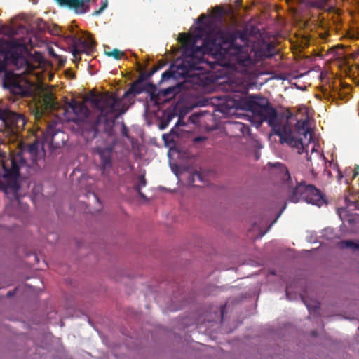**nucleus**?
<instances>
[{
	"instance_id": "f257e3e1",
	"label": "nucleus",
	"mask_w": 359,
	"mask_h": 359,
	"mask_svg": "<svg viewBox=\"0 0 359 359\" xmlns=\"http://www.w3.org/2000/svg\"><path fill=\"white\" fill-rule=\"evenodd\" d=\"M198 31L200 33L196 35L180 34L179 41L183 48L182 58L162 74L160 83L171 78L205 75L215 69L217 62L205 60V52L222 55L228 48L234 57L236 68L245 74L252 73L258 62L272 57L275 53V47L271 43H262L256 48L249 46L250 31L247 27L233 30L212 29L206 34L201 46H196V43L202 38L203 29L199 27Z\"/></svg>"
},
{
	"instance_id": "f03ea898",
	"label": "nucleus",
	"mask_w": 359,
	"mask_h": 359,
	"mask_svg": "<svg viewBox=\"0 0 359 359\" xmlns=\"http://www.w3.org/2000/svg\"><path fill=\"white\" fill-rule=\"evenodd\" d=\"M243 108L251 111L265 121L271 128L272 133L280 137V143L299 148L302 145V139L296 137L287 121L278 116L277 110L268 99L261 95H248L242 100Z\"/></svg>"
},
{
	"instance_id": "7ed1b4c3",
	"label": "nucleus",
	"mask_w": 359,
	"mask_h": 359,
	"mask_svg": "<svg viewBox=\"0 0 359 359\" xmlns=\"http://www.w3.org/2000/svg\"><path fill=\"white\" fill-rule=\"evenodd\" d=\"M39 143L34 142L26 146L22 151L18 152L15 155L0 158V166L3 170V172L1 173V180H3L2 188L5 191L10 189L17 192L19 190L20 185L18 181L19 170L21 168L28 166L24 156H29L32 164H36L43 156V151H39Z\"/></svg>"
},
{
	"instance_id": "20e7f679",
	"label": "nucleus",
	"mask_w": 359,
	"mask_h": 359,
	"mask_svg": "<svg viewBox=\"0 0 359 359\" xmlns=\"http://www.w3.org/2000/svg\"><path fill=\"white\" fill-rule=\"evenodd\" d=\"M269 164L276 168L278 175L287 190L290 201L298 203L300 201H304L318 207L325 202L323 194L314 185L307 184L304 181L300 182L295 181L294 183L287 168L283 163L278 162Z\"/></svg>"
},
{
	"instance_id": "39448f33",
	"label": "nucleus",
	"mask_w": 359,
	"mask_h": 359,
	"mask_svg": "<svg viewBox=\"0 0 359 359\" xmlns=\"http://www.w3.org/2000/svg\"><path fill=\"white\" fill-rule=\"evenodd\" d=\"M101 100L100 104L97 108L100 111V115L84 124L83 129L87 138L93 139L97 136L99 131V125L102 121H107L109 116L122 114L126 111L121 101L113 95L109 93L102 95Z\"/></svg>"
},
{
	"instance_id": "423d86ee",
	"label": "nucleus",
	"mask_w": 359,
	"mask_h": 359,
	"mask_svg": "<svg viewBox=\"0 0 359 359\" xmlns=\"http://www.w3.org/2000/svg\"><path fill=\"white\" fill-rule=\"evenodd\" d=\"M26 123L25 116L8 107H0V127L6 135H16L23 130Z\"/></svg>"
},
{
	"instance_id": "0eeeda50",
	"label": "nucleus",
	"mask_w": 359,
	"mask_h": 359,
	"mask_svg": "<svg viewBox=\"0 0 359 359\" xmlns=\"http://www.w3.org/2000/svg\"><path fill=\"white\" fill-rule=\"evenodd\" d=\"M4 86L16 98L24 97L29 93L27 81L18 75H6L4 80Z\"/></svg>"
},
{
	"instance_id": "6e6552de",
	"label": "nucleus",
	"mask_w": 359,
	"mask_h": 359,
	"mask_svg": "<svg viewBox=\"0 0 359 359\" xmlns=\"http://www.w3.org/2000/svg\"><path fill=\"white\" fill-rule=\"evenodd\" d=\"M95 42L92 39H82L75 37L73 40L72 53L75 60H81V53L91 54L95 49Z\"/></svg>"
},
{
	"instance_id": "1a4fd4ad",
	"label": "nucleus",
	"mask_w": 359,
	"mask_h": 359,
	"mask_svg": "<svg viewBox=\"0 0 359 359\" xmlns=\"http://www.w3.org/2000/svg\"><path fill=\"white\" fill-rule=\"evenodd\" d=\"M93 153L97 154L100 160V168L102 172L112 166V156L114 147L110 145L105 147H96L93 149Z\"/></svg>"
},
{
	"instance_id": "9d476101",
	"label": "nucleus",
	"mask_w": 359,
	"mask_h": 359,
	"mask_svg": "<svg viewBox=\"0 0 359 359\" xmlns=\"http://www.w3.org/2000/svg\"><path fill=\"white\" fill-rule=\"evenodd\" d=\"M90 0H55L60 6H65L72 9L76 14H83L87 13L89 9V2Z\"/></svg>"
},
{
	"instance_id": "9b49d317",
	"label": "nucleus",
	"mask_w": 359,
	"mask_h": 359,
	"mask_svg": "<svg viewBox=\"0 0 359 359\" xmlns=\"http://www.w3.org/2000/svg\"><path fill=\"white\" fill-rule=\"evenodd\" d=\"M69 107L75 114L81 117L87 118L90 113L88 108L78 101L72 100L69 103Z\"/></svg>"
},
{
	"instance_id": "f8f14e48",
	"label": "nucleus",
	"mask_w": 359,
	"mask_h": 359,
	"mask_svg": "<svg viewBox=\"0 0 359 359\" xmlns=\"http://www.w3.org/2000/svg\"><path fill=\"white\" fill-rule=\"evenodd\" d=\"M145 87H144V83H141L137 80L134 81L130 87L125 92L123 97H128L130 96L135 97L137 95L144 92Z\"/></svg>"
},
{
	"instance_id": "ddd939ff",
	"label": "nucleus",
	"mask_w": 359,
	"mask_h": 359,
	"mask_svg": "<svg viewBox=\"0 0 359 359\" xmlns=\"http://www.w3.org/2000/svg\"><path fill=\"white\" fill-rule=\"evenodd\" d=\"M60 134L65 135L64 133L55 129L54 124H49L44 133V137L46 141H49L52 144H59L58 142H55V138Z\"/></svg>"
},
{
	"instance_id": "4468645a",
	"label": "nucleus",
	"mask_w": 359,
	"mask_h": 359,
	"mask_svg": "<svg viewBox=\"0 0 359 359\" xmlns=\"http://www.w3.org/2000/svg\"><path fill=\"white\" fill-rule=\"evenodd\" d=\"M8 53L13 59H16L18 56V53L13 51L8 52ZM7 54L8 53L6 52L4 48L0 45V74L4 72L6 69Z\"/></svg>"
},
{
	"instance_id": "2eb2a0df",
	"label": "nucleus",
	"mask_w": 359,
	"mask_h": 359,
	"mask_svg": "<svg viewBox=\"0 0 359 359\" xmlns=\"http://www.w3.org/2000/svg\"><path fill=\"white\" fill-rule=\"evenodd\" d=\"M189 182L196 187H202L205 184L204 176L200 172H193L189 178Z\"/></svg>"
},
{
	"instance_id": "dca6fc26",
	"label": "nucleus",
	"mask_w": 359,
	"mask_h": 359,
	"mask_svg": "<svg viewBox=\"0 0 359 359\" xmlns=\"http://www.w3.org/2000/svg\"><path fill=\"white\" fill-rule=\"evenodd\" d=\"M180 88L178 85L168 87L161 90V94L165 97L172 98L180 93Z\"/></svg>"
},
{
	"instance_id": "f3484780",
	"label": "nucleus",
	"mask_w": 359,
	"mask_h": 359,
	"mask_svg": "<svg viewBox=\"0 0 359 359\" xmlns=\"http://www.w3.org/2000/svg\"><path fill=\"white\" fill-rule=\"evenodd\" d=\"M339 246L341 249L351 248L353 250H359V244L355 243L351 240H344L339 243Z\"/></svg>"
},
{
	"instance_id": "a211bd4d",
	"label": "nucleus",
	"mask_w": 359,
	"mask_h": 359,
	"mask_svg": "<svg viewBox=\"0 0 359 359\" xmlns=\"http://www.w3.org/2000/svg\"><path fill=\"white\" fill-rule=\"evenodd\" d=\"M147 184V180L144 177V175H140L138 177V183L135 184V191L140 194V196L144 198L146 196L141 191V189L144 187H145Z\"/></svg>"
},
{
	"instance_id": "6ab92c4d",
	"label": "nucleus",
	"mask_w": 359,
	"mask_h": 359,
	"mask_svg": "<svg viewBox=\"0 0 359 359\" xmlns=\"http://www.w3.org/2000/svg\"><path fill=\"white\" fill-rule=\"evenodd\" d=\"M102 97V95H97L95 93L91 92L88 95V96L87 97V100H88L92 104H93L95 107L97 109L98 105H99V104H100V101L102 100H101Z\"/></svg>"
},
{
	"instance_id": "aec40b11",
	"label": "nucleus",
	"mask_w": 359,
	"mask_h": 359,
	"mask_svg": "<svg viewBox=\"0 0 359 359\" xmlns=\"http://www.w3.org/2000/svg\"><path fill=\"white\" fill-rule=\"evenodd\" d=\"M307 124L308 123L306 120H298L295 125L298 130V133L306 135V133L309 131Z\"/></svg>"
},
{
	"instance_id": "412c9836",
	"label": "nucleus",
	"mask_w": 359,
	"mask_h": 359,
	"mask_svg": "<svg viewBox=\"0 0 359 359\" xmlns=\"http://www.w3.org/2000/svg\"><path fill=\"white\" fill-rule=\"evenodd\" d=\"M329 0H315L309 2L311 7L317 8L318 9H326V6Z\"/></svg>"
},
{
	"instance_id": "4be33fe9",
	"label": "nucleus",
	"mask_w": 359,
	"mask_h": 359,
	"mask_svg": "<svg viewBox=\"0 0 359 359\" xmlns=\"http://www.w3.org/2000/svg\"><path fill=\"white\" fill-rule=\"evenodd\" d=\"M105 54L109 57H112L116 60H120L124 57L125 53L123 51H121L116 48L114 49L111 51L105 52Z\"/></svg>"
},
{
	"instance_id": "5701e85b",
	"label": "nucleus",
	"mask_w": 359,
	"mask_h": 359,
	"mask_svg": "<svg viewBox=\"0 0 359 359\" xmlns=\"http://www.w3.org/2000/svg\"><path fill=\"white\" fill-rule=\"evenodd\" d=\"M154 73H155V70L150 71L149 72L141 71L140 72V75H139V77L137 79V81L141 83H144V81L147 80L148 79H149Z\"/></svg>"
},
{
	"instance_id": "b1692460",
	"label": "nucleus",
	"mask_w": 359,
	"mask_h": 359,
	"mask_svg": "<svg viewBox=\"0 0 359 359\" xmlns=\"http://www.w3.org/2000/svg\"><path fill=\"white\" fill-rule=\"evenodd\" d=\"M302 299L306 304L309 312L316 313L319 310V309H320V303L319 302H316L313 304H310L307 303V302L305 300V299L303 297H302Z\"/></svg>"
},
{
	"instance_id": "393cba45",
	"label": "nucleus",
	"mask_w": 359,
	"mask_h": 359,
	"mask_svg": "<svg viewBox=\"0 0 359 359\" xmlns=\"http://www.w3.org/2000/svg\"><path fill=\"white\" fill-rule=\"evenodd\" d=\"M5 44L9 49H18L22 46V44L15 40L6 41Z\"/></svg>"
},
{
	"instance_id": "a878e982",
	"label": "nucleus",
	"mask_w": 359,
	"mask_h": 359,
	"mask_svg": "<svg viewBox=\"0 0 359 359\" xmlns=\"http://www.w3.org/2000/svg\"><path fill=\"white\" fill-rule=\"evenodd\" d=\"M144 87H145L144 92H151L156 89V86L152 83H144Z\"/></svg>"
},
{
	"instance_id": "bb28decb",
	"label": "nucleus",
	"mask_w": 359,
	"mask_h": 359,
	"mask_svg": "<svg viewBox=\"0 0 359 359\" xmlns=\"http://www.w3.org/2000/svg\"><path fill=\"white\" fill-rule=\"evenodd\" d=\"M212 11H213L214 14L216 15L219 18H221L224 14L223 9H222L217 6L213 8Z\"/></svg>"
},
{
	"instance_id": "cd10ccee",
	"label": "nucleus",
	"mask_w": 359,
	"mask_h": 359,
	"mask_svg": "<svg viewBox=\"0 0 359 359\" xmlns=\"http://www.w3.org/2000/svg\"><path fill=\"white\" fill-rule=\"evenodd\" d=\"M219 111L224 114H226L228 113L229 111V109H230L231 108V106H230L229 104H228V107H226L224 105H220L219 107Z\"/></svg>"
},
{
	"instance_id": "c85d7f7f",
	"label": "nucleus",
	"mask_w": 359,
	"mask_h": 359,
	"mask_svg": "<svg viewBox=\"0 0 359 359\" xmlns=\"http://www.w3.org/2000/svg\"><path fill=\"white\" fill-rule=\"evenodd\" d=\"M165 65V63L164 62H162V63H159L155 66H154V67L151 69V71H154L155 70V73L156 72H158L159 69H161V68H163Z\"/></svg>"
},
{
	"instance_id": "c756f323",
	"label": "nucleus",
	"mask_w": 359,
	"mask_h": 359,
	"mask_svg": "<svg viewBox=\"0 0 359 359\" xmlns=\"http://www.w3.org/2000/svg\"><path fill=\"white\" fill-rule=\"evenodd\" d=\"M165 65V63L164 62H162V63H159L155 66H154V67L151 69V71H154L155 70V73L156 72H158L159 69H161V68H163Z\"/></svg>"
},
{
	"instance_id": "7c9ffc66",
	"label": "nucleus",
	"mask_w": 359,
	"mask_h": 359,
	"mask_svg": "<svg viewBox=\"0 0 359 359\" xmlns=\"http://www.w3.org/2000/svg\"><path fill=\"white\" fill-rule=\"evenodd\" d=\"M107 2L105 1L98 11H95L94 15H97L100 14L102 12V11L107 7Z\"/></svg>"
},
{
	"instance_id": "2f4dec72",
	"label": "nucleus",
	"mask_w": 359,
	"mask_h": 359,
	"mask_svg": "<svg viewBox=\"0 0 359 359\" xmlns=\"http://www.w3.org/2000/svg\"><path fill=\"white\" fill-rule=\"evenodd\" d=\"M206 138L204 137H201V136H198V137H196L194 139V142H196V143H198V142H203L204 140H205Z\"/></svg>"
},
{
	"instance_id": "473e14b6",
	"label": "nucleus",
	"mask_w": 359,
	"mask_h": 359,
	"mask_svg": "<svg viewBox=\"0 0 359 359\" xmlns=\"http://www.w3.org/2000/svg\"><path fill=\"white\" fill-rule=\"evenodd\" d=\"M206 18H207V15H206L205 14H201V15H200V17L198 18V20H197V22H198V23H200V24H201V23H203V20L204 19H206Z\"/></svg>"
},
{
	"instance_id": "72a5a7b5",
	"label": "nucleus",
	"mask_w": 359,
	"mask_h": 359,
	"mask_svg": "<svg viewBox=\"0 0 359 359\" xmlns=\"http://www.w3.org/2000/svg\"><path fill=\"white\" fill-rule=\"evenodd\" d=\"M121 133H122V135H124L125 137H128V130L127 127L125 125H123V126Z\"/></svg>"
},
{
	"instance_id": "f704fd0d",
	"label": "nucleus",
	"mask_w": 359,
	"mask_h": 359,
	"mask_svg": "<svg viewBox=\"0 0 359 359\" xmlns=\"http://www.w3.org/2000/svg\"><path fill=\"white\" fill-rule=\"evenodd\" d=\"M235 126L239 130H242V129L245 127L244 124L241 123H236Z\"/></svg>"
},
{
	"instance_id": "c9c22d12",
	"label": "nucleus",
	"mask_w": 359,
	"mask_h": 359,
	"mask_svg": "<svg viewBox=\"0 0 359 359\" xmlns=\"http://www.w3.org/2000/svg\"><path fill=\"white\" fill-rule=\"evenodd\" d=\"M15 290H13V291H9V292L7 293V297H11L13 296V295H14V294H15Z\"/></svg>"
},
{
	"instance_id": "e433bc0d",
	"label": "nucleus",
	"mask_w": 359,
	"mask_h": 359,
	"mask_svg": "<svg viewBox=\"0 0 359 359\" xmlns=\"http://www.w3.org/2000/svg\"><path fill=\"white\" fill-rule=\"evenodd\" d=\"M5 142H6L5 140L0 137V144H5Z\"/></svg>"
},
{
	"instance_id": "4c0bfd02",
	"label": "nucleus",
	"mask_w": 359,
	"mask_h": 359,
	"mask_svg": "<svg viewBox=\"0 0 359 359\" xmlns=\"http://www.w3.org/2000/svg\"><path fill=\"white\" fill-rule=\"evenodd\" d=\"M312 334H313V336H316V335L317 334V333H316V331H313V332H312Z\"/></svg>"
},
{
	"instance_id": "58836bf2",
	"label": "nucleus",
	"mask_w": 359,
	"mask_h": 359,
	"mask_svg": "<svg viewBox=\"0 0 359 359\" xmlns=\"http://www.w3.org/2000/svg\"><path fill=\"white\" fill-rule=\"evenodd\" d=\"M165 126H166V125H164V126H163V125H162V126H161V129H163V128H165Z\"/></svg>"
},
{
	"instance_id": "ea45409f",
	"label": "nucleus",
	"mask_w": 359,
	"mask_h": 359,
	"mask_svg": "<svg viewBox=\"0 0 359 359\" xmlns=\"http://www.w3.org/2000/svg\"><path fill=\"white\" fill-rule=\"evenodd\" d=\"M223 310H224V308H223V309H222V311H221L222 316H223V315H224V311H223Z\"/></svg>"
},
{
	"instance_id": "a19ab883",
	"label": "nucleus",
	"mask_w": 359,
	"mask_h": 359,
	"mask_svg": "<svg viewBox=\"0 0 359 359\" xmlns=\"http://www.w3.org/2000/svg\"><path fill=\"white\" fill-rule=\"evenodd\" d=\"M357 174L358 173L356 172H355L354 176L355 177L357 175Z\"/></svg>"
}]
</instances>
